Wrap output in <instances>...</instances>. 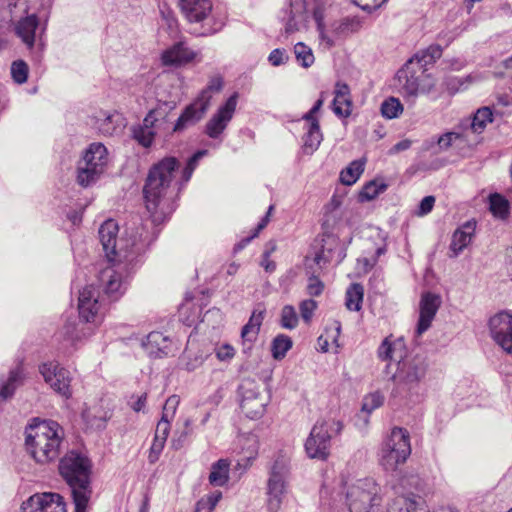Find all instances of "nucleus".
Listing matches in <instances>:
<instances>
[{
	"label": "nucleus",
	"mask_w": 512,
	"mask_h": 512,
	"mask_svg": "<svg viewBox=\"0 0 512 512\" xmlns=\"http://www.w3.org/2000/svg\"><path fill=\"white\" fill-rule=\"evenodd\" d=\"M58 471L71 490L75 512H86L93 493L91 460L77 450H70L59 459Z\"/></svg>",
	"instance_id": "5"
},
{
	"label": "nucleus",
	"mask_w": 512,
	"mask_h": 512,
	"mask_svg": "<svg viewBox=\"0 0 512 512\" xmlns=\"http://www.w3.org/2000/svg\"><path fill=\"white\" fill-rule=\"evenodd\" d=\"M237 100L238 94H232L206 123L205 134L208 137L218 139L221 136L233 118L237 106Z\"/></svg>",
	"instance_id": "13"
},
{
	"label": "nucleus",
	"mask_w": 512,
	"mask_h": 512,
	"mask_svg": "<svg viewBox=\"0 0 512 512\" xmlns=\"http://www.w3.org/2000/svg\"><path fill=\"white\" fill-rule=\"evenodd\" d=\"M108 162V152L102 143H91L85 150L83 157L78 161V164L87 166L90 169L97 168V172L103 174Z\"/></svg>",
	"instance_id": "19"
},
{
	"label": "nucleus",
	"mask_w": 512,
	"mask_h": 512,
	"mask_svg": "<svg viewBox=\"0 0 512 512\" xmlns=\"http://www.w3.org/2000/svg\"><path fill=\"white\" fill-rule=\"evenodd\" d=\"M343 430V423L334 418L320 419L305 441V452L310 459L325 461L330 455L331 440Z\"/></svg>",
	"instance_id": "7"
},
{
	"label": "nucleus",
	"mask_w": 512,
	"mask_h": 512,
	"mask_svg": "<svg viewBox=\"0 0 512 512\" xmlns=\"http://www.w3.org/2000/svg\"><path fill=\"white\" fill-rule=\"evenodd\" d=\"M268 60L273 66H280L287 62L288 56L284 49L277 48L271 51Z\"/></svg>",
	"instance_id": "58"
},
{
	"label": "nucleus",
	"mask_w": 512,
	"mask_h": 512,
	"mask_svg": "<svg viewBox=\"0 0 512 512\" xmlns=\"http://www.w3.org/2000/svg\"><path fill=\"white\" fill-rule=\"evenodd\" d=\"M442 56V48L440 45H430L427 49L417 52L406 63L415 67L423 74L427 67L435 63Z\"/></svg>",
	"instance_id": "25"
},
{
	"label": "nucleus",
	"mask_w": 512,
	"mask_h": 512,
	"mask_svg": "<svg viewBox=\"0 0 512 512\" xmlns=\"http://www.w3.org/2000/svg\"><path fill=\"white\" fill-rule=\"evenodd\" d=\"M463 135L458 132H446L437 139V145L441 151H445L451 147L454 140L462 138Z\"/></svg>",
	"instance_id": "52"
},
{
	"label": "nucleus",
	"mask_w": 512,
	"mask_h": 512,
	"mask_svg": "<svg viewBox=\"0 0 512 512\" xmlns=\"http://www.w3.org/2000/svg\"><path fill=\"white\" fill-rule=\"evenodd\" d=\"M434 204H435L434 196L430 195V196L424 197L418 206L417 214L419 216L427 215L429 212L432 211Z\"/></svg>",
	"instance_id": "61"
},
{
	"label": "nucleus",
	"mask_w": 512,
	"mask_h": 512,
	"mask_svg": "<svg viewBox=\"0 0 512 512\" xmlns=\"http://www.w3.org/2000/svg\"><path fill=\"white\" fill-rule=\"evenodd\" d=\"M292 339L285 334H278L271 343V353L275 360H281L286 353L292 348Z\"/></svg>",
	"instance_id": "37"
},
{
	"label": "nucleus",
	"mask_w": 512,
	"mask_h": 512,
	"mask_svg": "<svg viewBox=\"0 0 512 512\" xmlns=\"http://www.w3.org/2000/svg\"><path fill=\"white\" fill-rule=\"evenodd\" d=\"M179 166L175 157H166L155 164L148 173L143 187L145 206L154 226L165 222L175 207L171 191L174 172Z\"/></svg>",
	"instance_id": "3"
},
{
	"label": "nucleus",
	"mask_w": 512,
	"mask_h": 512,
	"mask_svg": "<svg viewBox=\"0 0 512 512\" xmlns=\"http://www.w3.org/2000/svg\"><path fill=\"white\" fill-rule=\"evenodd\" d=\"M317 308V302L313 299L303 300L299 305L301 317L305 323H309Z\"/></svg>",
	"instance_id": "50"
},
{
	"label": "nucleus",
	"mask_w": 512,
	"mask_h": 512,
	"mask_svg": "<svg viewBox=\"0 0 512 512\" xmlns=\"http://www.w3.org/2000/svg\"><path fill=\"white\" fill-rule=\"evenodd\" d=\"M21 512H66V504L58 493H36L24 501Z\"/></svg>",
	"instance_id": "15"
},
{
	"label": "nucleus",
	"mask_w": 512,
	"mask_h": 512,
	"mask_svg": "<svg viewBox=\"0 0 512 512\" xmlns=\"http://www.w3.org/2000/svg\"><path fill=\"white\" fill-rule=\"evenodd\" d=\"M112 115H107L103 122L99 125L98 129L99 131L104 135H112L116 127L112 123Z\"/></svg>",
	"instance_id": "63"
},
{
	"label": "nucleus",
	"mask_w": 512,
	"mask_h": 512,
	"mask_svg": "<svg viewBox=\"0 0 512 512\" xmlns=\"http://www.w3.org/2000/svg\"><path fill=\"white\" fill-rule=\"evenodd\" d=\"M37 26L38 19L36 15H30L21 19L15 26L17 36H19L29 48L34 45Z\"/></svg>",
	"instance_id": "30"
},
{
	"label": "nucleus",
	"mask_w": 512,
	"mask_h": 512,
	"mask_svg": "<svg viewBox=\"0 0 512 512\" xmlns=\"http://www.w3.org/2000/svg\"><path fill=\"white\" fill-rule=\"evenodd\" d=\"M192 424V421L190 419L185 420V430L181 433L178 439L173 440V447L175 449H179L183 446V443L185 442L188 435L191 433L190 426Z\"/></svg>",
	"instance_id": "64"
},
{
	"label": "nucleus",
	"mask_w": 512,
	"mask_h": 512,
	"mask_svg": "<svg viewBox=\"0 0 512 512\" xmlns=\"http://www.w3.org/2000/svg\"><path fill=\"white\" fill-rule=\"evenodd\" d=\"M364 289L359 283L351 284L346 291L345 305L350 311H359L363 301Z\"/></svg>",
	"instance_id": "35"
},
{
	"label": "nucleus",
	"mask_w": 512,
	"mask_h": 512,
	"mask_svg": "<svg viewBox=\"0 0 512 512\" xmlns=\"http://www.w3.org/2000/svg\"><path fill=\"white\" fill-rule=\"evenodd\" d=\"M97 290L91 285L80 291L78 310L80 319L85 322L99 323L102 319L103 305L99 301Z\"/></svg>",
	"instance_id": "16"
},
{
	"label": "nucleus",
	"mask_w": 512,
	"mask_h": 512,
	"mask_svg": "<svg viewBox=\"0 0 512 512\" xmlns=\"http://www.w3.org/2000/svg\"><path fill=\"white\" fill-rule=\"evenodd\" d=\"M265 316V309H254L248 322L241 330L243 342L252 343L256 340Z\"/></svg>",
	"instance_id": "29"
},
{
	"label": "nucleus",
	"mask_w": 512,
	"mask_h": 512,
	"mask_svg": "<svg viewBox=\"0 0 512 512\" xmlns=\"http://www.w3.org/2000/svg\"><path fill=\"white\" fill-rule=\"evenodd\" d=\"M288 474V460L283 456L277 457L270 468L267 484L268 509L270 512H276L280 508Z\"/></svg>",
	"instance_id": "11"
},
{
	"label": "nucleus",
	"mask_w": 512,
	"mask_h": 512,
	"mask_svg": "<svg viewBox=\"0 0 512 512\" xmlns=\"http://www.w3.org/2000/svg\"><path fill=\"white\" fill-rule=\"evenodd\" d=\"M179 403H180V399L177 395H172V396L168 397V399L166 400V402L163 406L162 415L167 414V419L172 420L174 418V415L176 413Z\"/></svg>",
	"instance_id": "56"
},
{
	"label": "nucleus",
	"mask_w": 512,
	"mask_h": 512,
	"mask_svg": "<svg viewBox=\"0 0 512 512\" xmlns=\"http://www.w3.org/2000/svg\"><path fill=\"white\" fill-rule=\"evenodd\" d=\"M294 54L297 62L304 68H308L314 63L315 58L312 49L303 42H298L294 46Z\"/></svg>",
	"instance_id": "43"
},
{
	"label": "nucleus",
	"mask_w": 512,
	"mask_h": 512,
	"mask_svg": "<svg viewBox=\"0 0 512 512\" xmlns=\"http://www.w3.org/2000/svg\"><path fill=\"white\" fill-rule=\"evenodd\" d=\"M313 18L316 22V28L319 34V39L322 43H325L327 48H331L334 46V38L329 35L328 31L325 29L324 24V14L323 11L319 8L315 9L313 12Z\"/></svg>",
	"instance_id": "42"
},
{
	"label": "nucleus",
	"mask_w": 512,
	"mask_h": 512,
	"mask_svg": "<svg viewBox=\"0 0 512 512\" xmlns=\"http://www.w3.org/2000/svg\"><path fill=\"white\" fill-rule=\"evenodd\" d=\"M411 454L410 435L406 429L395 427L383 443L380 464L385 471L393 472L406 462Z\"/></svg>",
	"instance_id": "9"
},
{
	"label": "nucleus",
	"mask_w": 512,
	"mask_h": 512,
	"mask_svg": "<svg viewBox=\"0 0 512 512\" xmlns=\"http://www.w3.org/2000/svg\"><path fill=\"white\" fill-rule=\"evenodd\" d=\"M388 512H425L424 500L414 494L401 496L393 500L389 505Z\"/></svg>",
	"instance_id": "27"
},
{
	"label": "nucleus",
	"mask_w": 512,
	"mask_h": 512,
	"mask_svg": "<svg viewBox=\"0 0 512 512\" xmlns=\"http://www.w3.org/2000/svg\"><path fill=\"white\" fill-rule=\"evenodd\" d=\"M223 85L221 76L211 77L198 97L183 110L173 126V132L179 133L197 124L209 109L213 95L219 93L223 89Z\"/></svg>",
	"instance_id": "8"
},
{
	"label": "nucleus",
	"mask_w": 512,
	"mask_h": 512,
	"mask_svg": "<svg viewBox=\"0 0 512 512\" xmlns=\"http://www.w3.org/2000/svg\"><path fill=\"white\" fill-rule=\"evenodd\" d=\"M403 112V105L398 98L389 97L381 104V114L386 119L399 117Z\"/></svg>",
	"instance_id": "41"
},
{
	"label": "nucleus",
	"mask_w": 512,
	"mask_h": 512,
	"mask_svg": "<svg viewBox=\"0 0 512 512\" xmlns=\"http://www.w3.org/2000/svg\"><path fill=\"white\" fill-rule=\"evenodd\" d=\"M155 135V130H150L139 125L134 126L132 128L133 139H135L138 142V144L145 148H149L152 145Z\"/></svg>",
	"instance_id": "45"
},
{
	"label": "nucleus",
	"mask_w": 512,
	"mask_h": 512,
	"mask_svg": "<svg viewBox=\"0 0 512 512\" xmlns=\"http://www.w3.org/2000/svg\"><path fill=\"white\" fill-rule=\"evenodd\" d=\"M489 330L492 339L512 356V314L502 311L489 320Z\"/></svg>",
	"instance_id": "14"
},
{
	"label": "nucleus",
	"mask_w": 512,
	"mask_h": 512,
	"mask_svg": "<svg viewBox=\"0 0 512 512\" xmlns=\"http://www.w3.org/2000/svg\"><path fill=\"white\" fill-rule=\"evenodd\" d=\"M266 403L263 399L255 401H240V407L247 417L254 419L263 415Z\"/></svg>",
	"instance_id": "46"
},
{
	"label": "nucleus",
	"mask_w": 512,
	"mask_h": 512,
	"mask_svg": "<svg viewBox=\"0 0 512 512\" xmlns=\"http://www.w3.org/2000/svg\"><path fill=\"white\" fill-rule=\"evenodd\" d=\"M361 27L362 21L359 17H345L331 23L328 33L334 38L335 45L337 39L346 38L350 34L359 31Z\"/></svg>",
	"instance_id": "24"
},
{
	"label": "nucleus",
	"mask_w": 512,
	"mask_h": 512,
	"mask_svg": "<svg viewBox=\"0 0 512 512\" xmlns=\"http://www.w3.org/2000/svg\"><path fill=\"white\" fill-rule=\"evenodd\" d=\"M190 33L198 37L212 36L222 30L224 22L212 14L211 0H178Z\"/></svg>",
	"instance_id": "6"
},
{
	"label": "nucleus",
	"mask_w": 512,
	"mask_h": 512,
	"mask_svg": "<svg viewBox=\"0 0 512 512\" xmlns=\"http://www.w3.org/2000/svg\"><path fill=\"white\" fill-rule=\"evenodd\" d=\"M238 394L240 401H255L256 399H262L258 385L255 381L246 379L238 387Z\"/></svg>",
	"instance_id": "40"
},
{
	"label": "nucleus",
	"mask_w": 512,
	"mask_h": 512,
	"mask_svg": "<svg viewBox=\"0 0 512 512\" xmlns=\"http://www.w3.org/2000/svg\"><path fill=\"white\" fill-rule=\"evenodd\" d=\"M229 462L220 459L211 467L209 482L214 486H223L228 481Z\"/></svg>",
	"instance_id": "34"
},
{
	"label": "nucleus",
	"mask_w": 512,
	"mask_h": 512,
	"mask_svg": "<svg viewBox=\"0 0 512 512\" xmlns=\"http://www.w3.org/2000/svg\"><path fill=\"white\" fill-rule=\"evenodd\" d=\"M441 305V297L437 294L426 292L422 295L420 300V313L416 328L418 336L426 332Z\"/></svg>",
	"instance_id": "17"
},
{
	"label": "nucleus",
	"mask_w": 512,
	"mask_h": 512,
	"mask_svg": "<svg viewBox=\"0 0 512 512\" xmlns=\"http://www.w3.org/2000/svg\"><path fill=\"white\" fill-rule=\"evenodd\" d=\"M475 229L476 222L469 220L455 230L450 243L453 257L458 256L471 243Z\"/></svg>",
	"instance_id": "21"
},
{
	"label": "nucleus",
	"mask_w": 512,
	"mask_h": 512,
	"mask_svg": "<svg viewBox=\"0 0 512 512\" xmlns=\"http://www.w3.org/2000/svg\"><path fill=\"white\" fill-rule=\"evenodd\" d=\"M387 187V184L382 180H372L365 184L360 191L359 200L361 202L371 201L383 193Z\"/></svg>",
	"instance_id": "38"
},
{
	"label": "nucleus",
	"mask_w": 512,
	"mask_h": 512,
	"mask_svg": "<svg viewBox=\"0 0 512 512\" xmlns=\"http://www.w3.org/2000/svg\"><path fill=\"white\" fill-rule=\"evenodd\" d=\"M165 443L166 441L154 437L148 454L149 463L154 464L158 461L160 454L164 449Z\"/></svg>",
	"instance_id": "55"
},
{
	"label": "nucleus",
	"mask_w": 512,
	"mask_h": 512,
	"mask_svg": "<svg viewBox=\"0 0 512 512\" xmlns=\"http://www.w3.org/2000/svg\"><path fill=\"white\" fill-rule=\"evenodd\" d=\"M281 20L284 23L285 33L292 34L300 30L306 20L305 1L289 0L283 7Z\"/></svg>",
	"instance_id": "18"
},
{
	"label": "nucleus",
	"mask_w": 512,
	"mask_h": 512,
	"mask_svg": "<svg viewBox=\"0 0 512 512\" xmlns=\"http://www.w3.org/2000/svg\"><path fill=\"white\" fill-rule=\"evenodd\" d=\"M489 210L494 217L505 220L510 213V203L501 194L493 193L489 196Z\"/></svg>",
	"instance_id": "33"
},
{
	"label": "nucleus",
	"mask_w": 512,
	"mask_h": 512,
	"mask_svg": "<svg viewBox=\"0 0 512 512\" xmlns=\"http://www.w3.org/2000/svg\"><path fill=\"white\" fill-rule=\"evenodd\" d=\"M332 110L340 118H347L352 113V100L349 86L345 83L337 82L334 90V99L332 101Z\"/></svg>",
	"instance_id": "20"
},
{
	"label": "nucleus",
	"mask_w": 512,
	"mask_h": 512,
	"mask_svg": "<svg viewBox=\"0 0 512 512\" xmlns=\"http://www.w3.org/2000/svg\"><path fill=\"white\" fill-rule=\"evenodd\" d=\"M119 227L115 220H106L99 228V239L110 266L100 271L98 281L104 293L112 301L118 300L126 290L129 271L133 269L137 258L150 243L147 236L134 234L118 238Z\"/></svg>",
	"instance_id": "1"
},
{
	"label": "nucleus",
	"mask_w": 512,
	"mask_h": 512,
	"mask_svg": "<svg viewBox=\"0 0 512 512\" xmlns=\"http://www.w3.org/2000/svg\"><path fill=\"white\" fill-rule=\"evenodd\" d=\"M208 153L207 150H198L196 153H194L187 161L186 167L184 168L182 172V180L184 183H187L194 170L196 169L199 160L204 157Z\"/></svg>",
	"instance_id": "47"
},
{
	"label": "nucleus",
	"mask_w": 512,
	"mask_h": 512,
	"mask_svg": "<svg viewBox=\"0 0 512 512\" xmlns=\"http://www.w3.org/2000/svg\"><path fill=\"white\" fill-rule=\"evenodd\" d=\"M171 341L163 333L153 331L148 334L143 346L147 353L154 358H162L170 352Z\"/></svg>",
	"instance_id": "23"
},
{
	"label": "nucleus",
	"mask_w": 512,
	"mask_h": 512,
	"mask_svg": "<svg viewBox=\"0 0 512 512\" xmlns=\"http://www.w3.org/2000/svg\"><path fill=\"white\" fill-rule=\"evenodd\" d=\"M302 150L304 154L312 155L320 146L323 140V134L320 128V122L314 121L308 123L306 132L303 135Z\"/></svg>",
	"instance_id": "28"
},
{
	"label": "nucleus",
	"mask_w": 512,
	"mask_h": 512,
	"mask_svg": "<svg viewBox=\"0 0 512 512\" xmlns=\"http://www.w3.org/2000/svg\"><path fill=\"white\" fill-rule=\"evenodd\" d=\"M38 371L44 382L58 395L64 399L72 396L71 373L57 361L43 362L38 366Z\"/></svg>",
	"instance_id": "12"
},
{
	"label": "nucleus",
	"mask_w": 512,
	"mask_h": 512,
	"mask_svg": "<svg viewBox=\"0 0 512 512\" xmlns=\"http://www.w3.org/2000/svg\"><path fill=\"white\" fill-rule=\"evenodd\" d=\"M356 6L367 13H372L379 9L387 0H351Z\"/></svg>",
	"instance_id": "54"
},
{
	"label": "nucleus",
	"mask_w": 512,
	"mask_h": 512,
	"mask_svg": "<svg viewBox=\"0 0 512 512\" xmlns=\"http://www.w3.org/2000/svg\"><path fill=\"white\" fill-rule=\"evenodd\" d=\"M235 350L229 344H223L216 349V357L220 361H229L234 357Z\"/></svg>",
	"instance_id": "60"
},
{
	"label": "nucleus",
	"mask_w": 512,
	"mask_h": 512,
	"mask_svg": "<svg viewBox=\"0 0 512 512\" xmlns=\"http://www.w3.org/2000/svg\"><path fill=\"white\" fill-rule=\"evenodd\" d=\"M405 344L402 338L390 342L385 338L378 348V357L383 360L397 361V370L392 376L395 387L394 397H407L417 393L420 382L427 372L426 358L422 355H404Z\"/></svg>",
	"instance_id": "2"
},
{
	"label": "nucleus",
	"mask_w": 512,
	"mask_h": 512,
	"mask_svg": "<svg viewBox=\"0 0 512 512\" xmlns=\"http://www.w3.org/2000/svg\"><path fill=\"white\" fill-rule=\"evenodd\" d=\"M384 402L383 395L376 391L373 393H370L363 399L362 403V411L367 412L368 414L374 411L375 409L382 406Z\"/></svg>",
	"instance_id": "49"
},
{
	"label": "nucleus",
	"mask_w": 512,
	"mask_h": 512,
	"mask_svg": "<svg viewBox=\"0 0 512 512\" xmlns=\"http://www.w3.org/2000/svg\"><path fill=\"white\" fill-rule=\"evenodd\" d=\"M299 322L298 315L292 305H285L280 313V326L284 329L293 330Z\"/></svg>",
	"instance_id": "44"
},
{
	"label": "nucleus",
	"mask_w": 512,
	"mask_h": 512,
	"mask_svg": "<svg viewBox=\"0 0 512 512\" xmlns=\"http://www.w3.org/2000/svg\"><path fill=\"white\" fill-rule=\"evenodd\" d=\"M493 113L489 107L479 108L472 119L462 121L463 129H470L473 133H482L487 123L492 122Z\"/></svg>",
	"instance_id": "31"
},
{
	"label": "nucleus",
	"mask_w": 512,
	"mask_h": 512,
	"mask_svg": "<svg viewBox=\"0 0 512 512\" xmlns=\"http://www.w3.org/2000/svg\"><path fill=\"white\" fill-rule=\"evenodd\" d=\"M323 104H324V98H323V93H321L320 98L314 103L312 108L302 116V119L305 120L307 123L319 121V119L316 117V114L320 111Z\"/></svg>",
	"instance_id": "57"
},
{
	"label": "nucleus",
	"mask_w": 512,
	"mask_h": 512,
	"mask_svg": "<svg viewBox=\"0 0 512 512\" xmlns=\"http://www.w3.org/2000/svg\"><path fill=\"white\" fill-rule=\"evenodd\" d=\"M28 71V65L23 60L14 61L11 65V75L17 84L27 81Z\"/></svg>",
	"instance_id": "48"
},
{
	"label": "nucleus",
	"mask_w": 512,
	"mask_h": 512,
	"mask_svg": "<svg viewBox=\"0 0 512 512\" xmlns=\"http://www.w3.org/2000/svg\"><path fill=\"white\" fill-rule=\"evenodd\" d=\"M174 108L173 105L167 102H163L157 105L156 108L150 110L154 118L157 119L159 126L167 122L169 111Z\"/></svg>",
	"instance_id": "51"
},
{
	"label": "nucleus",
	"mask_w": 512,
	"mask_h": 512,
	"mask_svg": "<svg viewBox=\"0 0 512 512\" xmlns=\"http://www.w3.org/2000/svg\"><path fill=\"white\" fill-rule=\"evenodd\" d=\"M379 492L380 488L372 478L357 480L346 492L349 512H377L382 501Z\"/></svg>",
	"instance_id": "10"
},
{
	"label": "nucleus",
	"mask_w": 512,
	"mask_h": 512,
	"mask_svg": "<svg viewBox=\"0 0 512 512\" xmlns=\"http://www.w3.org/2000/svg\"><path fill=\"white\" fill-rule=\"evenodd\" d=\"M23 378V369L21 367L11 370L8 379L0 385V398L2 400L12 398L16 389L22 384Z\"/></svg>",
	"instance_id": "32"
},
{
	"label": "nucleus",
	"mask_w": 512,
	"mask_h": 512,
	"mask_svg": "<svg viewBox=\"0 0 512 512\" xmlns=\"http://www.w3.org/2000/svg\"><path fill=\"white\" fill-rule=\"evenodd\" d=\"M419 73L420 71L408 63L397 72L398 80L402 83V89L409 96H416L419 92Z\"/></svg>",
	"instance_id": "26"
},
{
	"label": "nucleus",
	"mask_w": 512,
	"mask_h": 512,
	"mask_svg": "<svg viewBox=\"0 0 512 512\" xmlns=\"http://www.w3.org/2000/svg\"><path fill=\"white\" fill-rule=\"evenodd\" d=\"M363 171L364 162L360 160L352 161L348 167L341 171L340 180L345 185H352L358 180Z\"/></svg>",
	"instance_id": "39"
},
{
	"label": "nucleus",
	"mask_w": 512,
	"mask_h": 512,
	"mask_svg": "<svg viewBox=\"0 0 512 512\" xmlns=\"http://www.w3.org/2000/svg\"><path fill=\"white\" fill-rule=\"evenodd\" d=\"M324 289L323 282L316 276H311L309 278V283L307 285V292L310 296H319Z\"/></svg>",
	"instance_id": "59"
},
{
	"label": "nucleus",
	"mask_w": 512,
	"mask_h": 512,
	"mask_svg": "<svg viewBox=\"0 0 512 512\" xmlns=\"http://www.w3.org/2000/svg\"><path fill=\"white\" fill-rule=\"evenodd\" d=\"M24 433L25 450L37 464L46 465L59 459L64 431L57 422L33 418Z\"/></svg>",
	"instance_id": "4"
},
{
	"label": "nucleus",
	"mask_w": 512,
	"mask_h": 512,
	"mask_svg": "<svg viewBox=\"0 0 512 512\" xmlns=\"http://www.w3.org/2000/svg\"><path fill=\"white\" fill-rule=\"evenodd\" d=\"M170 419H167V414L162 415L161 419L158 421L156 430H155V438L166 441L170 432Z\"/></svg>",
	"instance_id": "53"
},
{
	"label": "nucleus",
	"mask_w": 512,
	"mask_h": 512,
	"mask_svg": "<svg viewBox=\"0 0 512 512\" xmlns=\"http://www.w3.org/2000/svg\"><path fill=\"white\" fill-rule=\"evenodd\" d=\"M331 253L332 250L330 248L326 249L325 246L323 245L322 249L318 253H316L314 257V262L317 265H321L322 263L326 264L330 262L332 258Z\"/></svg>",
	"instance_id": "62"
},
{
	"label": "nucleus",
	"mask_w": 512,
	"mask_h": 512,
	"mask_svg": "<svg viewBox=\"0 0 512 512\" xmlns=\"http://www.w3.org/2000/svg\"><path fill=\"white\" fill-rule=\"evenodd\" d=\"M101 175V173L97 172V168L90 169L87 164L83 166L77 163L76 181L81 187L87 188L94 185Z\"/></svg>",
	"instance_id": "36"
},
{
	"label": "nucleus",
	"mask_w": 512,
	"mask_h": 512,
	"mask_svg": "<svg viewBox=\"0 0 512 512\" xmlns=\"http://www.w3.org/2000/svg\"><path fill=\"white\" fill-rule=\"evenodd\" d=\"M195 53L185 43L178 42L162 54V62L167 66H178L192 61Z\"/></svg>",
	"instance_id": "22"
}]
</instances>
